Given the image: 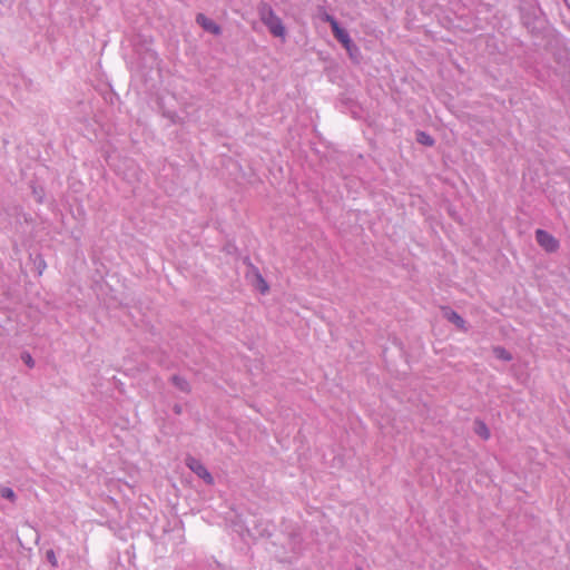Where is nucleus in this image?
Masks as SVG:
<instances>
[{
  "label": "nucleus",
  "instance_id": "0eeeda50",
  "mask_svg": "<svg viewBox=\"0 0 570 570\" xmlns=\"http://www.w3.org/2000/svg\"><path fill=\"white\" fill-rule=\"evenodd\" d=\"M416 141L423 146L431 147L434 145V139L432 136L425 131L419 130L416 132Z\"/></svg>",
  "mask_w": 570,
  "mask_h": 570
},
{
  "label": "nucleus",
  "instance_id": "7ed1b4c3",
  "mask_svg": "<svg viewBox=\"0 0 570 570\" xmlns=\"http://www.w3.org/2000/svg\"><path fill=\"white\" fill-rule=\"evenodd\" d=\"M535 239L538 244L549 253H553L559 248V242L543 229L535 230Z\"/></svg>",
  "mask_w": 570,
  "mask_h": 570
},
{
  "label": "nucleus",
  "instance_id": "f03ea898",
  "mask_svg": "<svg viewBox=\"0 0 570 570\" xmlns=\"http://www.w3.org/2000/svg\"><path fill=\"white\" fill-rule=\"evenodd\" d=\"M187 466L200 479H203L207 484L214 483V478L207 468L195 458H187Z\"/></svg>",
  "mask_w": 570,
  "mask_h": 570
},
{
  "label": "nucleus",
  "instance_id": "a211bd4d",
  "mask_svg": "<svg viewBox=\"0 0 570 570\" xmlns=\"http://www.w3.org/2000/svg\"><path fill=\"white\" fill-rule=\"evenodd\" d=\"M46 266V263L43 261H41V263L39 264V267H45Z\"/></svg>",
  "mask_w": 570,
  "mask_h": 570
},
{
  "label": "nucleus",
  "instance_id": "1a4fd4ad",
  "mask_svg": "<svg viewBox=\"0 0 570 570\" xmlns=\"http://www.w3.org/2000/svg\"><path fill=\"white\" fill-rule=\"evenodd\" d=\"M493 353H494L495 357L501 361L510 362L512 360V354L504 347L495 346L493 348Z\"/></svg>",
  "mask_w": 570,
  "mask_h": 570
},
{
  "label": "nucleus",
  "instance_id": "f8f14e48",
  "mask_svg": "<svg viewBox=\"0 0 570 570\" xmlns=\"http://www.w3.org/2000/svg\"><path fill=\"white\" fill-rule=\"evenodd\" d=\"M46 559L53 568H58V560L52 549L46 551Z\"/></svg>",
  "mask_w": 570,
  "mask_h": 570
},
{
  "label": "nucleus",
  "instance_id": "dca6fc26",
  "mask_svg": "<svg viewBox=\"0 0 570 570\" xmlns=\"http://www.w3.org/2000/svg\"><path fill=\"white\" fill-rule=\"evenodd\" d=\"M22 360L24 361V363L29 366V367H32L33 366V360L31 357L30 354L26 353L22 355Z\"/></svg>",
  "mask_w": 570,
  "mask_h": 570
},
{
  "label": "nucleus",
  "instance_id": "20e7f679",
  "mask_svg": "<svg viewBox=\"0 0 570 570\" xmlns=\"http://www.w3.org/2000/svg\"><path fill=\"white\" fill-rule=\"evenodd\" d=\"M196 22L207 32H210L215 36L222 33V28L215 21L207 18L204 13H198L196 16Z\"/></svg>",
  "mask_w": 570,
  "mask_h": 570
},
{
  "label": "nucleus",
  "instance_id": "ddd939ff",
  "mask_svg": "<svg viewBox=\"0 0 570 570\" xmlns=\"http://www.w3.org/2000/svg\"><path fill=\"white\" fill-rule=\"evenodd\" d=\"M256 278H257V283H258V289L262 293H266L268 291V285H267L266 281L263 278V276L259 273L256 274Z\"/></svg>",
  "mask_w": 570,
  "mask_h": 570
},
{
  "label": "nucleus",
  "instance_id": "9b49d317",
  "mask_svg": "<svg viewBox=\"0 0 570 570\" xmlns=\"http://www.w3.org/2000/svg\"><path fill=\"white\" fill-rule=\"evenodd\" d=\"M475 431H476V433H478L480 436H482L484 440L489 439V436H490V432H489V430H488L487 425H485L484 423H482V422H479V423H478V428H476V430H475Z\"/></svg>",
  "mask_w": 570,
  "mask_h": 570
},
{
  "label": "nucleus",
  "instance_id": "6e6552de",
  "mask_svg": "<svg viewBox=\"0 0 570 570\" xmlns=\"http://www.w3.org/2000/svg\"><path fill=\"white\" fill-rule=\"evenodd\" d=\"M173 384L180 390L181 392H189V383L179 375H173L171 376Z\"/></svg>",
  "mask_w": 570,
  "mask_h": 570
},
{
  "label": "nucleus",
  "instance_id": "9d476101",
  "mask_svg": "<svg viewBox=\"0 0 570 570\" xmlns=\"http://www.w3.org/2000/svg\"><path fill=\"white\" fill-rule=\"evenodd\" d=\"M0 495L3 498V499H7L11 502H14L17 500V495L14 493V491L11 489V488H8V487H4L0 490Z\"/></svg>",
  "mask_w": 570,
  "mask_h": 570
},
{
  "label": "nucleus",
  "instance_id": "423d86ee",
  "mask_svg": "<svg viewBox=\"0 0 570 570\" xmlns=\"http://www.w3.org/2000/svg\"><path fill=\"white\" fill-rule=\"evenodd\" d=\"M443 314L448 321L455 324L458 327H464L465 321L455 311L451 308H444Z\"/></svg>",
  "mask_w": 570,
  "mask_h": 570
},
{
  "label": "nucleus",
  "instance_id": "2eb2a0df",
  "mask_svg": "<svg viewBox=\"0 0 570 570\" xmlns=\"http://www.w3.org/2000/svg\"><path fill=\"white\" fill-rule=\"evenodd\" d=\"M324 20L330 23L331 29L334 28V26H338V21L331 14H325Z\"/></svg>",
  "mask_w": 570,
  "mask_h": 570
},
{
  "label": "nucleus",
  "instance_id": "f257e3e1",
  "mask_svg": "<svg viewBox=\"0 0 570 570\" xmlns=\"http://www.w3.org/2000/svg\"><path fill=\"white\" fill-rule=\"evenodd\" d=\"M261 21L267 27L274 37L284 38L286 35L285 27L282 19L276 16L273 8L266 3L261 2L257 8Z\"/></svg>",
  "mask_w": 570,
  "mask_h": 570
},
{
  "label": "nucleus",
  "instance_id": "6ab92c4d",
  "mask_svg": "<svg viewBox=\"0 0 570 570\" xmlns=\"http://www.w3.org/2000/svg\"><path fill=\"white\" fill-rule=\"evenodd\" d=\"M356 570H363L362 568H357Z\"/></svg>",
  "mask_w": 570,
  "mask_h": 570
},
{
  "label": "nucleus",
  "instance_id": "4468645a",
  "mask_svg": "<svg viewBox=\"0 0 570 570\" xmlns=\"http://www.w3.org/2000/svg\"><path fill=\"white\" fill-rule=\"evenodd\" d=\"M324 20L330 23L331 29L334 28V26H338V21L331 14H325Z\"/></svg>",
  "mask_w": 570,
  "mask_h": 570
},
{
  "label": "nucleus",
  "instance_id": "f3484780",
  "mask_svg": "<svg viewBox=\"0 0 570 570\" xmlns=\"http://www.w3.org/2000/svg\"><path fill=\"white\" fill-rule=\"evenodd\" d=\"M175 412L176 413H180V407L179 406H175Z\"/></svg>",
  "mask_w": 570,
  "mask_h": 570
},
{
  "label": "nucleus",
  "instance_id": "39448f33",
  "mask_svg": "<svg viewBox=\"0 0 570 570\" xmlns=\"http://www.w3.org/2000/svg\"><path fill=\"white\" fill-rule=\"evenodd\" d=\"M332 32L334 37L337 39V41H340L344 46V48L350 51L351 47L353 46V42L348 32L345 29H343L340 24L334 26Z\"/></svg>",
  "mask_w": 570,
  "mask_h": 570
}]
</instances>
